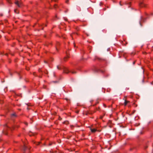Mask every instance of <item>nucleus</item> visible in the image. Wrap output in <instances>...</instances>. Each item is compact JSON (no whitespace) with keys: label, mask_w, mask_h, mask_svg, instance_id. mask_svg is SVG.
<instances>
[{"label":"nucleus","mask_w":153,"mask_h":153,"mask_svg":"<svg viewBox=\"0 0 153 153\" xmlns=\"http://www.w3.org/2000/svg\"><path fill=\"white\" fill-rule=\"evenodd\" d=\"M14 11H15V12H16V10H14Z\"/></svg>","instance_id":"26"},{"label":"nucleus","mask_w":153,"mask_h":153,"mask_svg":"<svg viewBox=\"0 0 153 153\" xmlns=\"http://www.w3.org/2000/svg\"><path fill=\"white\" fill-rule=\"evenodd\" d=\"M95 71H98L97 70H96Z\"/></svg>","instance_id":"29"},{"label":"nucleus","mask_w":153,"mask_h":153,"mask_svg":"<svg viewBox=\"0 0 153 153\" xmlns=\"http://www.w3.org/2000/svg\"><path fill=\"white\" fill-rule=\"evenodd\" d=\"M66 54H67V57H65V58H64V60H65V61H66V60H65V59H66V58H69V56H68V53L67 52H66Z\"/></svg>","instance_id":"7"},{"label":"nucleus","mask_w":153,"mask_h":153,"mask_svg":"<svg viewBox=\"0 0 153 153\" xmlns=\"http://www.w3.org/2000/svg\"><path fill=\"white\" fill-rule=\"evenodd\" d=\"M71 72L72 74H75L76 73V72L74 71H71Z\"/></svg>","instance_id":"10"},{"label":"nucleus","mask_w":153,"mask_h":153,"mask_svg":"<svg viewBox=\"0 0 153 153\" xmlns=\"http://www.w3.org/2000/svg\"><path fill=\"white\" fill-rule=\"evenodd\" d=\"M140 25H141L142 26V25H141V24L140 23Z\"/></svg>","instance_id":"27"},{"label":"nucleus","mask_w":153,"mask_h":153,"mask_svg":"<svg viewBox=\"0 0 153 153\" xmlns=\"http://www.w3.org/2000/svg\"><path fill=\"white\" fill-rule=\"evenodd\" d=\"M55 7L56 8V7L57 6V5H55Z\"/></svg>","instance_id":"22"},{"label":"nucleus","mask_w":153,"mask_h":153,"mask_svg":"<svg viewBox=\"0 0 153 153\" xmlns=\"http://www.w3.org/2000/svg\"><path fill=\"white\" fill-rule=\"evenodd\" d=\"M139 6L141 7H143L145 6L144 3L143 2H142L139 3Z\"/></svg>","instance_id":"2"},{"label":"nucleus","mask_w":153,"mask_h":153,"mask_svg":"<svg viewBox=\"0 0 153 153\" xmlns=\"http://www.w3.org/2000/svg\"><path fill=\"white\" fill-rule=\"evenodd\" d=\"M130 102L129 101L125 100L124 103V105L125 106L127 104Z\"/></svg>","instance_id":"5"},{"label":"nucleus","mask_w":153,"mask_h":153,"mask_svg":"<svg viewBox=\"0 0 153 153\" xmlns=\"http://www.w3.org/2000/svg\"><path fill=\"white\" fill-rule=\"evenodd\" d=\"M14 128L13 127L12 129H11V130H13L14 129Z\"/></svg>","instance_id":"21"},{"label":"nucleus","mask_w":153,"mask_h":153,"mask_svg":"<svg viewBox=\"0 0 153 153\" xmlns=\"http://www.w3.org/2000/svg\"><path fill=\"white\" fill-rule=\"evenodd\" d=\"M37 145H39V144H40V142H38L37 143Z\"/></svg>","instance_id":"18"},{"label":"nucleus","mask_w":153,"mask_h":153,"mask_svg":"<svg viewBox=\"0 0 153 153\" xmlns=\"http://www.w3.org/2000/svg\"><path fill=\"white\" fill-rule=\"evenodd\" d=\"M25 124L26 125H27V123H25Z\"/></svg>","instance_id":"23"},{"label":"nucleus","mask_w":153,"mask_h":153,"mask_svg":"<svg viewBox=\"0 0 153 153\" xmlns=\"http://www.w3.org/2000/svg\"><path fill=\"white\" fill-rule=\"evenodd\" d=\"M69 72L67 68H65L64 70V72L65 73L67 74Z\"/></svg>","instance_id":"4"},{"label":"nucleus","mask_w":153,"mask_h":153,"mask_svg":"<svg viewBox=\"0 0 153 153\" xmlns=\"http://www.w3.org/2000/svg\"><path fill=\"white\" fill-rule=\"evenodd\" d=\"M38 71L39 72H41V70L40 69H38Z\"/></svg>","instance_id":"14"},{"label":"nucleus","mask_w":153,"mask_h":153,"mask_svg":"<svg viewBox=\"0 0 153 153\" xmlns=\"http://www.w3.org/2000/svg\"><path fill=\"white\" fill-rule=\"evenodd\" d=\"M15 3L19 7H20L22 6V4L21 3H19L18 1H16Z\"/></svg>","instance_id":"1"},{"label":"nucleus","mask_w":153,"mask_h":153,"mask_svg":"<svg viewBox=\"0 0 153 153\" xmlns=\"http://www.w3.org/2000/svg\"><path fill=\"white\" fill-rule=\"evenodd\" d=\"M141 21H142V22H144V21L143 20V17H142V18H141Z\"/></svg>","instance_id":"15"},{"label":"nucleus","mask_w":153,"mask_h":153,"mask_svg":"<svg viewBox=\"0 0 153 153\" xmlns=\"http://www.w3.org/2000/svg\"><path fill=\"white\" fill-rule=\"evenodd\" d=\"M12 116H15V114H12Z\"/></svg>","instance_id":"20"},{"label":"nucleus","mask_w":153,"mask_h":153,"mask_svg":"<svg viewBox=\"0 0 153 153\" xmlns=\"http://www.w3.org/2000/svg\"><path fill=\"white\" fill-rule=\"evenodd\" d=\"M96 109H97V110H98V109H97V108H96Z\"/></svg>","instance_id":"30"},{"label":"nucleus","mask_w":153,"mask_h":153,"mask_svg":"<svg viewBox=\"0 0 153 153\" xmlns=\"http://www.w3.org/2000/svg\"><path fill=\"white\" fill-rule=\"evenodd\" d=\"M135 62H136V61H134V62H133V65H134V64H135Z\"/></svg>","instance_id":"13"},{"label":"nucleus","mask_w":153,"mask_h":153,"mask_svg":"<svg viewBox=\"0 0 153 153\" xmlns=\"http://www.w3.org/2000/svg\"><path fill=\"white\" fill-rule=\"evenodd\" d=\"M129 4H130L131 3V2H129Z\"/></svg>","instance_id":"28"},{"label":"nucleus","mask_w":153,"mask_h":153,"mask_svg":"<svg viewBox=\"0 0 153 153\" xmlns=\"http://www.w3.org/2000/svg\"><path fill=\"white\" fill-rule=\"evenodd\" d=\"M69 0H66L65 1V2L68 4H69Z\"/></svg>","instance_id":"12"},{"label":"nucleus","mask_w":153,"mask_h":153,"mask_svg":"<svg viewBox=\"0 0 153 153\" xmlns=\"http://www.w3.org/2000/svg\"><path fill=\"white\" fill-rule=\"evenodd\" d=\"M53 143H53V142H50L49 143V145H48L49 146H51Z\"/></svg>","instance_id":"9"},{"label":"nucleus","mask_w":153,"mask_h":153,"mask_svg":"<svg viewBox=\"0 0 153 153\" xmlns=\"http://www.w3.org/2000/svg\"><path fill=\"white\" fill-rule=\"evenodd\" d=\"M147 148V146L145 147V149H146V148Z\"/></svg>","instance_id":"24"},{"label":"nucleus","mask_w":153,"mask_h":153,"mask_svg":"<svg viewBox=\"0 0 153 153\" xmlns=\"http://www.w3.org/2000/svg\"><path fill=\"white\" fill-rule=\"evenodd\" d=\"M91 132L93 133H94L97 131V130L94 128L92 129L91 128Z\"/></svg>","instance_id":"3"},{"label":"nucleus","mask_w":153,"mask_h":153,"mask_svg":"<svg viewBox=\"0 0 153 153\" xmlns=\"http://www.w3.org/2000/svg\"><path fill=\"white\" fill-rule=\"evenodd\" d=\"M100 100H99V99H98L97 100L96 102V104L95 105H96L98 103L100 102Z\"/></svg>","instance_id":"6"},{"label":"nucleus","mask_w":153,"mask_h":153,"mask_svg":"<svg viewBox=\"0 0 153 153\" xmlns=\"http://www.w3.org/2000/svg\"><path fill=\"white\" fill-rule=\"evenodd\" d=\"M77 30V31H78V30H79V27H76V28H75Z\"/></svg>","instance_id":"8"},{"label":"nucleus","mask_w":153,"mask_h":153,"mask_svg":"<svg viewBox=\"0 0 153 153\" xmlns=\"http://www.w3.org/2000/svg\"><path fill=\"white\" fill-rule=\"evenodd\" d=\"M100 109V108H99H99H98V109Z\"/></svg>","instance_id":"31"},{"label":"nucleus","mask_w":153,"mask_h":153,"mask_svg":"<svg viewBox=\"0 0 153 153\" xmlns=\"http://www.w3.org/2000/svg\"><path fill=\"white\" fill-rule=\"evenodd\" d=\"M96 111L95 110V111L94 112H96Z\"/></svg>","instance_id":"32"},{"label":"nucleus","mask_w":153,"mask_h":153,"mask_svg":"<svg viewBox=\"0 0 153 153\" xmlns=\"http://www.w3.org/2000/svg\"><path fill=\"white\" fill-rule=\"evenodd\" d=\"M62 118H61V117L59 116V117L58 120H62Z\"/></svg>","instance_id":"11"},{"label":"nucleus","mask_w":153,"mask_h":153,"mask_svg":"<svg viewBox=\"0 0 153 153\" xmlns=\"http://www.w3.org/2000/svg\"><path fill=\"white\" fill-rule=\"evenodd\" d=\"M35 74H36V73L35 72H33V74L34 75V76H35Z\"/></svg>","instance_id":"19"},{"label":"nucleus","mask_w":153,"mask_h":153,"mask_svg":"<svg viewBox=\"0 0 153 153\" xmlns=\"http://www.w3.org/2000/svg\"><path fill=\"white\" fill-rule=\"evenodd\" d=\"M103 105L106 108V105L105 104H103Z\"/></svg>","instance_id":"17"},{"label":"nucleus","mask_w":153,"mask_h":153,"mask_svg":"<svg viewBox=\"0 0 153 153\" xmlns=\"http://www.w3.org/2000/svg\"><path fill=\"white\" fill-rule=\"evenodd\" d=\"M74 47H75V45L74 43Z\"/></svg>","instance_id":"25"},{"label":"nucleus","mask_w":153,"mask_h":153,"mask_svg":"<svg viewBox=\"0 0 153 153\" xmlns=\"http://www.w3.org/2000/svg\"><path fill=\"white\" fill-rule=\"evenodd\" d=\"M57 68L58 69H60V68H59V66H57Z\"/></svg>","instance_id":"16"}]
</instances>
